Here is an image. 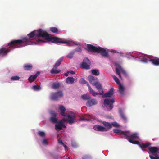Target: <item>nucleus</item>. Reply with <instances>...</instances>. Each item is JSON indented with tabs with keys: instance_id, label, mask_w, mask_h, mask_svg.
<instances>
[{
	"instance_id": "40",
	"label": "nucleus",
	"mask_w": 159,
	"mask_h": 159,
	"mask_svg": "<svg viewBox=\"0 0 159 159\" xmlns=\"http://www.w3.org/2000/svg\"><path fill=\"white\" fill-rule=\"evenodd\" d=\"M75 53L74 52H72L69 53L68 55H67V57L69 58H72L73 56V55Z\"/></svg>"
},
{
	"instance_id": "30",
	"label": "nucleus",
	"mask_w": 159,
	"mask_h": 159,
	"mask_svg": "<svg viewBox=\"0 0 159 159\" xmlns=\"http://www.w3.org/2000/svg\"><path fill=\"white\" fill-rule=\"evenodd\" d=\"M50 30L53 33L58 34L60 32L58 31L57 28L55 27H51L50 29Z\"/></svg>"
},
{
	"instance_id": "44",
	"label": "nucleus",
	"mask_w": 159,
	"mask_h": 159,
	"mask_svg": "<svg viewBox=\"0 0 159 159\" xmlns=\"http://www.w3.org/2000/svg\"><path fill=\"white\" fill-rule=\"evenodd\" d=\"M111 124L114 127H118L119 126V125L116 122L112 123Z\"/></svg>"
},
{
	"instance_id": "19",
	"label": "nucleus",
	"mask_w": 159,
	"mask_h": 159,
	"mask_svg": "<svg viewBox=\"0 0 159 159\" xmlns=\"http://www.w3.org/2000/svg\"><path fill=\"white\" fill-rule=\"evenodd\" d=\"M114 94V89L113 88H111L110 90L104 94L102 96L103 98L105 97H111Z\"/></svg>"
},
{
	"instance_id": "5",
	"label": "nucleus",
	"mask_w": 159,
	"mask_h": 159,
	"mask_svg": "<svg viewBox=\"0 0 159 159\" xmlns=\"http://www.w3.org/2000/svg\"><path fill=\"white\" fill-rule=\"evenodd\" d=\"M66 116L67 118L66 119H62L63 121L67 122L70 125L74 123L76 121L75 115L72 112L68 113Z\"/></svg>"
},
{
	"instance_id": "20",
	"label": "nucleus",
	"mask_w": 159,
	"mask_h": 159,
	"mask_svg": "<svg viewBox=\"0 0 159 159\" xmlns=\"http://www.w3.org/2000/svg\"><path fill=\"white\" fill-rule=\"evenodd\" d=\"M149 61L152 62V63L156 66H159V58H149Z\"/></svg>"
},
{
	"instance_id": "14",
	"label": "nucleus",
	"mask_w": 159,
	"mask_h": 159,
	"mask_svg": "<svg viewBox=\"0 0 159 159\" xmlns=\"http://www.w3.org/2000/svg\"><path fill=\"white\" fill-rule=\"evenodd\" d=\"M62 127H66L62 120L60 121L57 122L55 125V129L56 130H61Z\"/></svg>"
},
{
	"instance_id": "17",
	"label": "nucleus",
	"mask_w": 159,
	"mask_h": 159,
	"mask_svg": "<svg viewBox=\"0 0 159 159\" xmlns=\"http://www.w3.org/2000/svg\"><path fill=\"white\" fill-rule=\"evenodd\" d=\"M121 71L122 74L125 76H127V74L126 72L122 69L121 67L120 68H116V73L119 75V78L120 79L121 78V77L120 74V71Z\"/></svg>"
},
{
	"instance_id": "46",
	"label": "nucleus",
	"mask_w": 159,
	"mask_h": 159,
	"mask_svg": "<svg viewBox=\"0 0 159 159\" xmlns=\"http://www.w3.org/2000/svg\"><path fill=\"white\" fill-rule=\"evenodd\" d=\"M71 145L72 147L75 148L77 147V145L76 143L74 142H72L71 143Z\"/></svg>"
},
{
	"instance_id": "34",
	"label": "nucleus",
	"mask_w": 159,
	"mask_h": 159,
	"mask_svg": "<svg viewBox=\"0 0 159 159\" xmlns=\"http://www.w3.org/2000/svg\"><path fill=\"white\" fill-rule=\"evenodd\" d=\"M42 143L43 146H47L48 144V139H44L42 141Z\"/></svg>"
},
{
	"instance_id": "18",
	"label": "nucleus",
	"mask_w": 159,
	"mask_h": 159,
	"mask_svg": "<svg viewBox=\"0 0 159 159\" xmlns=\"http://www.w3.org/2000/svg\"><path fill=\"white\" fill-rule=\"evenodd\" d=\"M59 109L60 111V114L61 116L64 117H66L68 113L65 112L66 109L64 106L61 105L59 107Z\"/></svg>"
},
{
	"instance_id": "21",
	"label": "nucleus",
	"mask_w": 159,
	"mask_h": 159,
	"mask_svg": "<svg viewBox=\"0 0 159 159\" xmlns=\"http://www.w3.org/2000/svg\"><path fill=\"white\" fill-rule=\"evenodd\" d=\"M40 73L39 71H38L35 75H30L28 78V80L29 82L31 83L34 81Z\"/></svg>"
},
{
	"instance_id": "3",
	"label": "nucleus",
	"mask_w": 159,
	"mask_h": 159,
	"mask_svg": "<svg viewBox=\"0 0 159 159\" xmlns=\"http://www.w3.org/2000/svg\"><path fill=\"white\" fill-rule=\"evenodd\" d=\"M122 133L124 135V138L131 143V141H136L134 140L138 138V134L136 133H131L129 131H126V132H123Z\"/></svg>"
},
{
	"instance_id": "22",
	"label": "nucleus",
	"mask_w": 159,
	"mask_h": 159,
	"mask_svg": "<svg viewBox=\"0 0 159 159\" xmlns=\"http://www.w3.org/2000/svg\"><path fill=\"white\" fill-rule=\"evenodd\" d=\"M119 112L121 118L125 122H126L127 120V118L121 108L119 109Z\"/></svg>"
},
{
	"instance_id": "12",
	"label": "nucleus",
	"mask_w": 159,
	"mask_h": 159,
	"mask_svg": "<svg viewBox=\"0 0 159 159\" xmlns=\"http://www.w3.org/2000/svg\"><path fill=\"white\" fill-rule=\"evenodd\" d=\"M98 48V47H96L91 44H87V50L89 52H93L97 53Z\"/></svg>"
},
{
	"instance_id": "57",
	"label": "nucleus",
	"mask_w": 159,
	"mask_h": 159,
	"mask_svg": "<svg viewBox=\"0 0 159 159\" xmlns=\"http://www.w3.org/2000/svg\"><path fill=\"white\" fill-rule=\"evenodd\" d=\"M113 52H116V51L115 50H114Z\"/></svg>"
},
{
	"instance_id": "25",
	"label": "nucleus",
	"mask_w": 159,
	"mask_h": 159,
	"mask_svg": "<svg viewBox=\"0 0 159 159\" xmlns=\"http://www.w3.org/2000/svg\"><path fill=\"white\" fill-rule=\"evenodd\" d=\"M94 128L96 130L101 131H106L105 130L106 128L104 127L99 125H98L95 126Z\"/></svg>"
},
{
	"instance_id": "51",
	"label": "nucleus",
	"mask_w": 159,
	"mask_h": 159,
	"mask_svg": "<svg viewBox=\"0 0 159 159\" xmlns=\"http://www.w3.org/2000/svg\"><path fill=\"white\" fill-rule=\"evenodd\" d=\"M51 114L54 116H56L57 115L53 111L51 113Z\"/></svg>"
},
{
	"instance_id": "26",
	"label": "nucleus",
	"mask_w": 159,
	"mask_h": 159,
	"mask_svg": "<svg viewBox=\"0 0 159 159\" xmlns=\"http://www.w3.org/2000/svg\"><path fill=\"white\" fill-rule=\"evenodd\" d=\"M74 81V79L73 77H69L67 78L66 79V82L68 84H72Z\"/></svg>"
},
{
	"instance_id": "42",
	"label": "nucleus",
	"mask_w": 159,
	"mask_h": 159,
	"mask_svg": "<svg viewBox=\"0 0 159 159\" xmlns=\"http://www.w3.org/2000/svg\"><path fill=\"white\" fill-rule=\"evenodd\" d=\"M149 157L151 159H159V157H158L157 155H155L154 157L152 155H150Z\"/></svg>"
},
{
	"instance_id": "54",
	"label": "nucleus",
	"mask_w": 159,
	"mask_h": 159,
	"mask_svg": "<svg viewBox=\"0 0 159 159\" xmlns=\"http://www.w3.org/2000/svg\"><path fill=\"white\" fill-rule=\"evenodd\" d=\"M69 72H67V73H66L64 75L65 76H67L68 75V73H69Z\"/></svg>"
},
{
	"instance_id": "6",
	"label": "nucleus",
	"mask_w": 159,
	"mask_h": 159,
	"mask_svg": "<svg viewBox=\"0 0 159 159\" xmlns=\"http://www.w3.org/2000/svg\"><path fill=\"white\" fill-rule=\"evenodd\" d=\"M80 83L81 84H87V85L88 87V89L89 90V93L90 94H92V95L93 96H95L98 94L102 95L104 93L103 90L102 91V93H97L95 92L90 86L89 84L84 79L82 78L79 81Z\"/></svg>"
},
{
	"instance_id": "31",
	"label": "nucleus",
	"mask_w": 159,
	"mask_h": 159,
	"mask_svg": "<svg viewBox=\"0 0 159 159\" xmlns=\"http://www.w3.org/2000/svg\"><path fill=\"white\" fill-rule=\"evenodd\" d=\"M63 59L61 58L59 59L56 62L55 64L53 66L55 67H57L61 64V62H62Z\"/></svg>"
},
{
	"instance_id": "35",
	"label": "nucleus",
	"mask_w": 159,
	"mask_h": 159,
	"mask_svg": "<svg viewBox=\"0 0 159 159\" xmlns=\"http://www.w3.org/2000/svg\"><path fill=\"white\" fill-rule=\"evenodd\" d=\"M112 77L117 84L119 85L120 84L118 79L115 75H113Z\"/></svg>"
},
{
	"instance_id": "47",
	"label": "nucleus",
	"mask_w": 159,
	"mask_h": 159,
	"mask_svg": "<svg viewBox=\"0 0 159 159\" xmlns=\"http://www.w3.org/2000/svg\"><path fill=\"white\" fill-rule=\"evenodd\" d=\"M45 135V133L43 132L40 131V136L44 137Z\"/></svg>"
},
{
	"instance_id": "52",
	"label": "nucleus",
	"mask_w": 159,
	"mask_h": 159,
	"mask_svg": "<svg viewBox=\"0 0 159 159\" xmlns=\"http://www.w3.org/2000/svg\"><path fill=\"white\" fill-rule=\"evenodd\" d=\"M64 147V148L66 149H67L68 148V147L67 146H66V145H65V144H63V145H62Z\"/></svg>"
},
{
	"instance_id": "9",
	"label": "nucleus",
	"mask_w": 159,
	"mask_h": 159,
	"mask_svg": "<svg viewBox=\"0 0 159 159\" xmlns=\"http://www.w3.org/2000/svg\"><path fill=\"white\" fill-rule=\"evenodd\" d=\"M90 61L88 58H85L81 64V67L85 69H89L90 68Z\"/></svg>"
},
{
	"instance_id": "41",
	"label": "nucleus",
	"mask_w": 159,
	"mask_h": 159,
	"mask_svg": "<svg viewBox=\"0 0 159 159\" xmlns=\"http://www.w3.org/2000/svg\"><path fill=\"white\" fill-rule=\"evenodd\" d=\"M33 89L35 91H38L40 89V86L34 85L33 87Z\"/></svg>"
},
{
	"instance_id": "16",
	"label": "nucleus",
	"mask_w": 159,
	"mask_h": 159,
	"mask_svg": "<svg viewBox=\"0 0 159 159\" xmlns=\"http://www.w3.org/2000/svg\"><path fill=\"white\" fill-rule=\"evenodd\" d=\"M149 152L154 155L155 154L157 153H159V148L158 147H149L148 148Z\"/></svg>"
},
{
	"instance_id": "38",
	"label": "nucleus",
	"mask_w": 159,
	"mask_h": 159,
	"mask_svg": "<svg viewBox=\"0 0 159 159\" xmlns=\"http://www.w3.org/2000/svg\"><path fill=\"white\" fill-rule=\"evenodd\" d=\"M20 77L17 75L12 76L11 78L12 81H15L19 80L20 79Z\"/></svg>"
},
{
	"instance_id": "39",
	"label": "nucleus",
	"mask_w": 159,
	"mask_h": 159,
	"mask_svg": "<svg viewBox=\"0 0 159 159\" xmlns=\"http://www.w3.org/2000/svg\"><path fill=\"white\" fill-rule=\"evenodd\" d=\"M51 121L53 123H55L57 122V119L55 117H52L50 118Z\"/></svg>"
},
{
	"instance_id": "53",
	"label": "nucleus",
	"mask_w": 159,
	"mask_h": 159,
	"mask_svg": "<svg viewBox=\"0 0 159 159\" xmlns=\"http://www.w3.org/2000/svg\"><path fill=\"white\" fill-rule=\"evenodd\" d=\"M69 72H70V73H71L72 74H74L75 73V72L73 71H71V70Z\"/></svg>"
},
{
	"instance_id": "48",
	"label": "nucleus",
	"mask_w": 159,
	"mask_h": 159,
	"mask_svg": "<svg viewBox=\"0 0 159 159\" xmlns=\"http://www.w3.org/2000/svg\"><path fill=\"white\" fill-rule=\"evenodd\" d=\"M58 141L59 144L62 145L64 144L61 140L58 139Z\"/></svg>"
},
{
	"instance_id": "4",
	"label": "nucleus",
	"mask_w": 159,
	"mask_h": 159,
	"mask_svg": "<svg viewBox=\"0 0 159 159\" xmlns=\"http://www.w3.org/2000/svg\"><path fill=\"white\" fill-rule=\"evenodd\" d=\"M13 40H12L8 44L7 49L5 48H2L0 49V55L3 54V55H6L11 50H13L14 49L19 47H16V45L14 44H12L11 43Z\"/></svg>"
},
{
	"instance_id": "37",
	"label": "nucleus",
	"mask_w": 159,
	"mask_h": 159,
	"mask_svg": "<svg viewBox=\"0 0 159 159\" xmlns=\"http://www.w3.org/2000/svg\"><path fill=\"white\" fill-rule=\"evenodd\" d=\"M92 74L95 75H99L98 71L97 70H91Z\"/></svg>"
},
{
	"instance_id": "32",
	"label": "nucleus",
	"mask_w": 159,
	"mask_h": 159,
	"mask_svg": "<svg viewBox=\"0 0 159 159\" xmlns=\"http://www.w3.org/2000/svg\"><path fill=\"white\" fill-rule=\"evenodd\" d=\"M81 98L84 100H87V101L91 98V97L89 95L86 94L82 95Z\"/></svg>"
},
{
	"instance_id": "45",
	"label": "nucleus",
	"mask_w": 159,
	"mask_h": 159,
	"mask_svg": "<svg viewBox=\"0 0 159 159\" xmlns=\"http://www.w3.org/2000/svg\"><path fill=\"white\" fill-rule=\"evenodd\" d=\"M82 159H90V157L88 155H85L83 157Z\"/></svg>"
},
{
	"instance_id": "55",
	"label": "nucleus",
	"mask_w": 159,
	"mask_h": 159,
	"mask_svg": "<svg viewBox=\"0 0 159 159\" xmlns=\"http://www.w3.org/2000/svg\"><path fill=\"white\" fill-rule=\"evenodd\" d=\"M38 135H40V131H39L38 132Z\"/></svg>"
},
{
	"instance_id": "15",
	"label": "nucleus",
	"mask_w": 159,
	"mask_h": 159,
	"mask_svg": "<svg viewBox=\"0 0 159 159\" xmlns=\"http://www.w3.org/2000/svg\"><path fill=\"white\" fill-rule=\"evenodd\" d=\"M88 79L89 81L92 85H93L98 81V80L97 77L92 75H89L88 77Z\"/></svg>"
},
{
	"instance_id": "24",
	"label": "nucleus",
	"mask_w": 159,
	"mask_h": 159,
	"mask_svg": "<svg viewBox=\"0 0 159 159\" xmlns=\"http://www.w3.org/2000/svg\"><path fill=\"white\" fill-rule=\"evenodd\" d=\"M23 68L25 70H30L33 68L32 64L30 63L25 64L23 65Z\"/></svg>"
},
{
	"instance_id": "50",
	"label": "nucleus",
	"mask_w": 159,
	"mask_h": 159,
	"mask_svg": "<svg viewBox=\"0 0 159 159\" xmlns=\"http://www.w3.org/2000/svg\"><path fill=\"white\" fill-rule=\"evenodd\" d=\"M81 120H86V121H89L90 120L89 119H86V118H81Z\"/></svg>"
},
{
	"instance_id": "10",
	"label": "nucleus",
	"mask_w": 159,
	"mask_h": 159,
	"mask_svg": "<svg viewBox=\"0 0 159 159\" xmlns=\"http://www.w3.org/2000/svg\"><path fill=\"white\" fill-rule=\"evenodd\" d=\"M131 141V143L132 144H138L143 150V148H148L149 147V146L151 145V143L149 142L147 143H140L139 141Z\"/></svg>"
},
{
	"instance_id": "49",
	"label": "nucleus",
	"mask_w": 159,
	"mask_h": 159,
	"mask_svg": "<svg viewBox=\"0 0 159 159\" xmlns=\"http://www.w3.org/2000/svg\"><path fill=\"white\" fill-rule=\"evenodd\" d=\"M149 58H148V59H144L142 60V61L143 62H145V63H147L148 62V61H149Z\"/></svg>"
},
{
	"instance_id": "28",
	"label": "nucleus",
	"mask_w": 159,
	"mask_h": 159,
	"mask_svg": "<svg viewBox=\"0 0 159 159\" xmlns=\"http://www.w3.org/2000/svg\"><path fill=\"white\" fill-rule=\"evenodd\" d=\"M119 91L120 92V94L121 95H123L124 94V87L121 84H119Z\"/></svg>"
},
{
	"instance_id": "33",
	"label": "nucleus",
	"mask_w": 159,
	"mask_h": 159,
	"mask_svg": "<svg viewBox=\"0 0 159 159\" xmlns=\"http://www.w3.org/2000/svg\"><path fill=\"white\" fill-rule=\"evenodd\" d=\"M60 86V84L58 83H54L52 85V88L54 89H56L58 88Z\"/></svg>"
},
{
	"instance_id": "13",
	"label": "nucleus",
	"mask_w": 159,
	"mask_h": 159,
	"mask_svg": "<svg viewBox=\"0 0 159 159\" xmlns=\"http://www.w3.org/2000/svg\"><path fill=\"white\" fill-rule=\"evenodd\" d=\"M98 103L97 101L94 98L90 99L87 101L86 105L88 107H90L97 104Z\"/></svg>"
},
{
	"instance_id": "29",
	"label": "nucleus",
	"mask_w": 159,
	"mask_h": 159,
	"mask_svg": "<svg viewBox=\"0 0 159 159\" xmlns=\"http://www.w3.org/2000/svg\"><path fill=\"white\" fill-rule=\"evenodd\" d=\"M93 86H95L96 88L98 90L102 89V87L101 84L98 81Z\"/></svg>"
},
{
	"instance_id": "11",
	"label": "nucleus",
	"mask_w": 159,
	"mask_h": 159,
	"mask_svg": "<svg viewBox=\"0 0 159 159\" xmlns=\"http://www.w3.org/2000/svg\"><path fill=\"white\" fill-rule=\"evenodd\" d=\"M97 53H100L102 57H107L108 56V53L106 51V49L100 47H98Z\"/></svg>"
},
{
	"instance_id": "7",
	"label": "nucleus",
	"mask_w": 159,
	"mask_h": 159,
	"mask_svg": "<svg viewBox=\"0 0 159 159\" xmlns=\"http://www.w3.org/2000/svg\"><path fill=\"white\" fill-rule=\"evenodd\" d=\"M115 102L114 99L106 98L104 100V104L106 106L108 109L111 110L113 108V105Z\"/></svg>"
},
{
	"instance_id": "43",
	"label": "nucleus",
	"mask_w": 159,
	"mask_h": 159,
	"mask_svg": "<svg viewBox=\"0 0 159 159\" xmlns=\"http://www.w3.org/2000/svg\"><path fill=\"white\" fill-rule=\"evenodd\" d=\"M81 51H82V49L80 47H78L76 48L75 49L74 51V52H81Z\"/></svg>"
},
{
	"instance_id": "8",
	"label": "nucleus",
	"mask_w": 159,
	"mask_h": 159,
	"mask_svg": "<svg viewBox=\"0 0 159 159\" xmlns=\"http://www.w3.org/2000/svg\"><path fill=\"white\" fill-rule=\"evenodd\" d=\"M63 96V93L61 91H59L55 93H52L51 94V98L53 100H58L59 98Z\"/></svg>"
},
{
	"instance_id": "36",
	"label": "nucleus",
	"mask_w": 159,
	"mask_h": 159,
	"mask_svg": "<svg viewBox=\"0 0 159 159\" xmlns=\"http://www.w3.org/2000/svg\"><path fill=\"white\" fill-rule=\"evenodd\" d=\"M114 132L115 133H120L121 134H122L123 132H126V131H121V130L118 129H115L113 130Z\"/></svg>"
},
{
	"instance_id": "2",
	"label": "nucleus",
	"mask_w": 159,
	"mask_h": 159,
	"mask_svg": "<svg viewBox=\"0 0 159 159\" xmlns=\"http://www.w3.org/2000/svg\"><path fill=\"white\" fill-rule=\"evenodd\" d=\"M40 37H43L44 39V40L40 39V43L50 42L55 44L67 43V45L69 46H72L73 44H75L72 41H64L62 40V39L57 37H50L49 34L46 31H44L41 29Z\"/></svg>"
},
{
	"instance_id": "23",
	"label": "nucleus",
	"mask_w": 159,
	"mask_h": 159,
	"mask_svg": "<svg viewBox=\"0 0 159 159\" xmlns=\"http://www.w3.org/2000/svg\"><path fill=\"white\" fill-rule=\"evenodd\" d=\"M102 124L105 126L104 127L106 128L105 130L106 131H107L112 127L111 125L109 122L103 121L102 122Z\"/></svg>"
},
{
	"instance_id": "56",
	"label": "nucleus",
	"mask_w": 159,
	"mask_h": 159,
	"mask_svg": "<svg viewBox=\"0 0 159 159\" xmlns=\"http://www.w3.org/2000/svg\"><path fill=\"white\" fill-rule=\"evenodd\" d=\"M38 42L39 43V42L40 41V38H39L37 40Z\"/></svg>"
},
{
	"instance_id": "1",
	"label": "nucleus",
	"mask_w": 159,
	"mask_h": 159,
	"mask_svg": "<svg viewBox=\"0 0 159 159\" xmlns=\"http://www.w3.org/2000/svg\"><path fill=\"white\" fill-rule=\"evenodd\" d=\"M35 36L40 37V29L31 32L27 34V37L23 38L21 39L14 40L11 43L15 44L16 47L20 48L28 45L35 44V43L32 41Z\"/></svg>"
},
{
	"instance_id": "27",
	"label": "nucleus",
	"mask_w": 159,
	"mask_h": 159,
	"mask_svg": "<svg viewBox=\"0 0 159 159\" xmlns=\"http://www.w3.org/2000/svg\"><path fill=\"white\" fill-rule=\"evenodd\" d=\"M57 67H55L53 66V68L52 69L51 71V73L52 74H56L59 73L61 70H57Z\"/></svg>"
}]
</instances>
